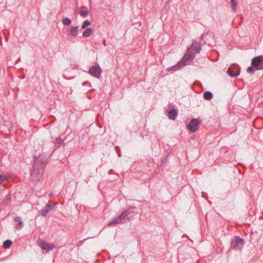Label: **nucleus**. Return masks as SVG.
I'll return each mask as SVG.
<instances>
[{"mask_svg": "<svg viewBox=\"0 0 263 263\" xmlns=\"http://www.w3.org/2000/svg\"><path fill=\"white\" fill-rule=\"evenodd\" d=\"M50 157V154L47 153V151L44 146L43 147L42 154L37 152H35L34 162L31 174L32 177L38 178L43 174L47 160Z\"/></svg>", "mask_w": 263, "mask_h": 263, "instance_id": "nucleus-1", "label": "nucleus"}, {"mask_svg": "<svg viewBox=\"0 0 263 263\" xmlns=\"http://www.w3.org/2000/svg\"><path fill=\"white\" fill-rule=\"evenodd\" d=\"M244 244L245 242L242 238L239 236H235L231 240L230 248L228 251L230 250H234L241 252Z\"/></svg>", "mask_w": 263, "mask_h": 263, "instance_id": "nucleus-2", "label": "nucleus"}, {"mask_svg": "<svg viewBox=\"0 0 263 263\" xmlns=\"http://www.w3.org/2000/svg\"><path fill=\"white\" fill-rule=\"evenodd\" d=\"M195 57V54L191 51V48H188L185 53L180 60L181 63L183 64V66L187 65L192 61L193 60Z\"/></svg>", "mask_w": 263, "mask_h": 263, "instance_id": "nucleus-3", "label": "nucleus"}, {"mask_svg": "<svg viewBox=\"0 0 263 263\" xmlns=\"http://www.w3.org/2000/svg\"><path fill=\"white\" fill-rule=\"evenodd\" d=\"M252 65L255 67L256 70L263 69V56L259 55L252 59L251 61Z\"/></svg>", "mask_w": 263, "mask_h": 263, "instance_id": "nucleus-4", "label": "nucleus"}, {"mask_svg": "<svg viewBox=\"0 0 263 263\" xmlns=\"http://www.w3.org/2000/svg\"><path fill=\"white\" fill-rule=\"evenodd\" d=\"M199 123V120L197 119H193L187 125V128L190 132L194 133L198 129Z\"/></svg>", "mask_w": 263, "mask_h": 263, "instance_id": "nucleus-5", "label": "nucleus"}, {"mask_svg": "<svg viewBox=\"0 0 263 263\" xmlns=\"http://www.w3.org/2000/svg\"><path fill=\"white\" fill-rule=\"evenodd\" d=\"M102 72V70L100 66L98 65L92 66L89 70V73L92 76L99 78Z\"/></svg>", "mask_w": 263, "mask_h": 263, "instance_id": "nucleus-6", "label": "nucleus"}, {"mask_svg": "<svg viewBox=\"0 0 263 263\" xmlns=\"http://www.w3.org/2000/svg\"><path fill=\"white\" fill-rule=\"evenodd\" d=\"M128 221L132 220L135 216L138 214L137 209L135 207H131L125 211Z\"/></svg>", "mask_w": 263, "mask_h": 263, "instance_id": "nucleus-7", "label": "nucleus"}, {"mask_svg": "<svg viewBox=\"0 0 263 263\" xmlns=\"http://www.w3.org/2000/svg\"><path fill=\"white\" fill-rule=\"evenodd\" d=\"M79 26H71L66 29V32L68 36L76 37L78 35Z\"/></svg>", "mask_w": 263, "mask_h": 263, "instance_id": "nucleus-8", "label": "nucleus"}, {"mask_svg": "<svg viewBox=\"0 0 263 263\" xmlns=\"http://www.w3.org/2000/svg\"><path fill=\"white\" fill-rule=\"evenodd\" d=\"M39 246L43 250H47V251L52 250L55 247L53 244L45 242L43 241L40 242Z\"/></svg>", "mask_w": 263, "mask_h": 263, "instance_id": "nucleus-9", "label": "nucleus"}, {"mask_svg": "<svg viewBox=\"0 0 263 263\" xmlns=\"http://www.w3.org/2000/svg\"><path fill=\"white\" fill-rule=\"evenodd\" d=\"M126 215L125 212H122L120 216L116 218V224L120 223L123 224L125 223L128 219L126 218Z\"/></svg>", "mask_w": 263, "mask_h": 263, "instance_id": "nucleus-10", "label": "nucleus"}, {"mask_svg": "<svg viewBox=\"0 0 263 263\" xmlns=\"http://www.w3.org/2000/svg\"><path fill=\"white\" fill-rule=\"evenodd\" d=\"M53 209V206L52 205L49 203L46 204L44 209L41 211V215L44 217L46 216L49 212L52 210Z\"/></svg>", "mask_w": 263, "mask_h": 263, "instance_id": "nucleus-11", "label": "nucleus"}, {"mask_svg": "<svg viewBox=\"0 0 263 263\" xmlns=\"http://www.w3.org/2000/svg\"><path fill=\"white\" fill-rule=\"evenodd\" d=\"M177 115V111L176 109H172L168 112V117L170 119L175 120Z\"/></svg>", "mask_w": 263, "mask_h": 263, "instance_id": "nucleus-12", "label": "nucleus"}, {"mask_svg": "<svg viewBox=\"0 0 263 263\" xmlns=\"http://www.w3.org/2000/svg\"><path fill=\"white\" fill-rule=\"evenodd\" d=\"M14 221L18 222V225L16 224L15 228L16 229H20L23 227V222L22 220L21 217H16L14 218Z\"/></svg>", "mask_w": 263, "mask_h": 263, "instance_id": "nucleus-13", "label": "nucleus"}, {"mask_svg": "<svg viewBox=\"0 0 263 263\" xmlns=\"http://www.w3.org/2000/svg\"><path fill=\"white\" fill-rule=\"evenodd\" d=\"M183 67V64H182L180 61L178 62L176 65L174 66L171 67V68H168V70L170 71L171 70H172L173 71H176L181 67Z\"/></svg>", "mask_w": 263, "mask_h": 263, "instance_id": "nucleus-14", "label": "nucleus"}, {"mask_svg": "<svg viewBox=\"0 0 263 263\" xmlns=\"http://www.w3.org/2000/svg\"><path fill=\"white\" fill-rule=\"evenodd\" d=\"M227 73L230 76V77H237L239 73H240V71L239 70H238L237 72H235V71H233L231 68H229L228 69V71H227Z\"/></svg>", "mask_w": 263, "mask_h": 263, "instance_id": "nucleus-15", "label": "nucleus"}, {"mask_svg": "<svg viewBox=\"0 0 263 263\" xmlns=\"http://www.w3.org/2000/svg\"><path fill=\"white\" fill-rule=\"evenodd\" d=\"M190 48L193 49L196 53H199L201 50V46L196 43H192Z\"/></svg>", "mask_w": 263, "mask_h": 263, "instance_id": "nucleus-16", "label": "nucleus"}, {"mask_svg": "<svg viewBox=\"0 0 263 263\" xmlns=\"http://www.w3.org/2000/svg\"><path fill=\"white\" fill-rule=\"evenodd\" d=\"M213 95L210 91H206L203 93V98L206 100H210L212 99Z\"/></svg>", "mask_w": 263, "mask_h": 263, "instance_id": "nucleus-17", "label": "nucleus"}, {"mask_svg": "<svg viewBox=\"0 0 263 263\" xmlns=\"http://www.w3.org/2000/svg\"><path fill=\"white\" fill-rule=\"evenodd\" d=\"M92 33V29L91 28H87L83 33V36L84 37H88Z\"/></svg>", "mask_w": 263, "mask_h": 263, "instance_id": "nucleus-18", "label": "nucleus"}, {"mask_svg": "<svg viewBox=\"0 0 263 263\" xmlns=\"http://www.w3.org/2000/svg\"><path fill=\"white\" fill-rule=\"evenodd\" d=\"M12 245V242L10 240H7L3 243V247L5 249H8Z\"/></svg>", "mask_w": 263, "mask_h": 263, "instance_id": "nucleus-19", "label": "nucleus"}, {"mask_svg": "<svg viewBox=\"0 0 263 263\" xmlns=\"http://www.w3.org/2000/svg\"><path fill=\"white\" fill-rule=\"evenodd\" d=\"M62 23L64 25L69 26L70 25L71 21L68 17H64L63 18Z\"/></svg>", "mask_w": 263, "mask_h": 263, "instance_id": "nucleus-20", "label": "nucleus"}, {"mask_svg": "<svg viewBox=\"0 0 263 263\" xmlns=\"http://www.w3.org/2000/svg\"><path fill=\"white\" fill-rule=\"evenodd\" d=\"M230 3L231 4V7L233 12H235L236 10L237 3L235 0H231Z\"/></svg>", "mask_w": 263, "mask_h": 263, "instance_id": "nucleus-21", "label": "nucleus"}, {"mask_svg": "<svg viewBox=\"0 0 263 263\" xmlns=\"http://www.w3.org/2000/svg\"><path fill=\"white\" fill-rule=\"evenodd\" d=\"M90 25V21H89L88 20H85L83 22V24H82V29H84L87 26H89Z\"/></svg>", "mask_w": 263, "mask_h": 263, "instance_id": "nucleus-22", "label": "nucleus"}, {"mask_svg": "<svg viewBox=\"0 0 263 263\" xmlns=\"http://www.w3.org/2000/svg\"><path fill=\"white\" fill-rule=\"evenodd\" d=\"M255 67L253 68V66L252 65V66H249L248 67V68L247 69V71L248 73L253 74L255 72Z\"/></svg>", "mask_w": 263, "mask_h": 263, "instance_id": "nucleus-23", "label": "nucleus"}, {"mask_svg": "<svg viewBox=\"0 0 263 263\" xmlns=\"http://www.w3.org/2000/svg\"><path fill=\"white\" fill-rule=\"evenodd\" d=\"M89 13V11L88 10L86 11H83L81 10L80 12V14L82 17H85L86 15H87Z\"/></svg>", "mask_w": 263, "mask_h": 263, "instance_id": "nucleus-24", "label": "nucleus"}, {"mask_svg": "<svg viewBox=\"0 0 263 263\" xmlns=\"http://www.w3.org/2000/svg\"><path fill=\"white\" fill-rule=\"evenodd\" d=\"M10 195H7L4 200V203L6 204H7L10 201Z\"/></svg>", "mask_w": 263, "mask_h": 263, "instance_id": "nucleus-25", "label": "nucleus"}, {"mask_svg": "<svg viewBox=\"0 0 263 263\" xmlns=\"http://www.w3.org/2000/svg\"><path fill=\"white\" fill-rule=\"evenodd\" d=\"M116 151H117L119 153L118 154L119 157H120L121 154H120V148L118 146H116Z\"/></svg>", "mask_w": 263, "mask_h": 263, "instance_id": "nucleus-26", "label": "nucleus"}, {"mask_svg": "<svg viewBox=\"0 0 263 263\" xmlns=\"http://www.w3.org/2000/svg\"><path fill=\"white\" fill-rule=\"evenodd\" d=\"M4 181V178L0 174V184Z\"/></svg>", "mask_w": 263, "mask_h": 263, "instance_id": "nucleus-27", "label": "nucleus"}, {"mask_svg": "<svg viewBox=\"0 0 263 263\" xmlns=\"http://www.w3.org/2000/svg\"><path fill=\"white\" fill-rule=\"evenodd\" d=\"M115 220H113L110 223H108V225L110 226L111 224H115Z\"/></svg>", "mask_w": 263, "mask_h": 263, "instance_id": "nucleus-28", "label": "nucleus"}, {"mask_svg": "<svg viewBox=\"0 0 263 263\" xmlns=\"http://www.w3.org/2000/svg\"><path fill=\"white\" fill-rule=\"evenodd\" d=\"M205 35L203 34L202 35V37H203H203H205Z\"/></svg>", "mask_w": 263, "mask_h": 263, "instance_id": "nucleus-29", "label": "nucleus"}, {"mask_svg": "<svg viewBox=\"0 0 263 263\" xmlns=\"http://www.w3.org/2000/svg\"><path fill=\"white\" fill-rule=\"evenodd\" d=\"M50 145H53V143L51 142V143H50Z\"/></svg>", "mask_w": 263, "mask_h": 263, "instance_id": "nucleus-30", "label": "nucleus"}]
</instances>
